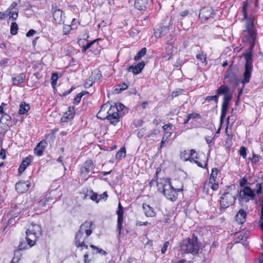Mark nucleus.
<instances>
[{"mask_svg": "<svg viewBox=\"0 0 263 263\" xmlns=\"http://www.w3.org/2000/svg\"><path fill=\"white\" fill-rule=\"evenodd\" d=\"M92 222L91 221H85L81 225L79 231L75 235V245L81 250L88 248V245L86 243L88 237L92 234Z\"/></svg>", "mask_w": 263, "mask_h": 263, "instance_id": "nucleus-1", "label": "nucleus"}, {"mask_svg": "<svg viewBox=\"0 0 263 263\" xmlns=\"http://www.w3.org/2000/svg\"><path fill=\"white\" fill-rule=\"evenodd\" d=\"M248 3L246 2H243L241 12L243 16V18L247 20L246 25L245 36L243 41L248 42L250 44V47L252 49L256 42V31L254 28L253 22L251 20L247 19V8Z\"/></svg>", "mask_w": 263, "mask_h": 263, "instance_id": "nucleus-2", "label": "nucleus"}, {"mask_svg": "<svg viewBox=\"0 0 263 263\" xmlns=\"http://www.w3.org/2000/svg\"><path fill=\"white\" fill-rule=\"evenodd\" d=\"M26 240L27 244L24 241H22L18 246L19 250H25L33 246L37 239L42 235V228L40 225L31 223L28 229L26 231Z\"/></svg>", "mask_w": 263, "mask_h": 263, "instance_id": "nucleus-3", "label": "nucleus"}, {"mask_svg": "<svg viewBox=\"0 0 263 263\" xmlns=\"http://www.w3.org/2000/svg\"><path fill=\"white\" fill-rule=\"evenodd\" d=\"M157 186L158 190L169 200H176L177 198L178 192L182 191V188L175 189L171 183L170 178H165L162 180L161 182H157Z\"/></svg>", "mask_w": 263, "mask_h": 263, "instance_id": "nucleus-4", "label": "nucleus"}, {"mask_svg": "<svg viewBox=\"0 0 263 263\" xmlns=\"http://www.w3.org/2000/svg\"><path fill=\"white\" fill-rule=\"evenodd\" d=\"M181 250L186 253L197 254L199 249L198 239L196 237L183 240L180 243Z\"/></svg>", "mask_w": 263, "mask_h": 263, "instance_id": "nucleus-5", "label": "nucleus"}, {"mask_svg": "<svg viewBox=\"0 0 263 263\" xmlns=\"http://www.w3.org/2000/svg\"><path fill=\"white\" fill-rule=\"evenodd\" d=\"M245 70L243 73V78L241 80V83L243 85L248 83L250 81V79L251 76V73L253 69L252 65V54L251 53L248 52L245 55Z\"/></svg>", "mask_w": 263, "mask_h": 263, "instance_id": "nucleus-6", "label": "nucleus"}, {"mask_svg": "<svg viewBox=\"0 0 263 263\" xmlns=\"http://www.w3.org/2000/svg\"><path fill=\"white\" fill-rule=\"evenodd\" d=\"M238 199L240 202H248L250 200H254L255 199V194L254 191L249 186H243L238 192Z\"/></svg>", "mask_w": 263, "mask_h": 263, "instance_id": "nucleus-7", "label": "nucleus"}, {"mask_svg": "<svg viewBox=\"0 0 263 263\" xmlns=\"http://www.w3.org/2000/svg\"><path fill=\"white\" fill-rule=\"evenodd\" d=\"M236 197L232 193L229 192L224 193L220 200V206L222 209H227L233 205L235 201Z\"/></svg>", "mask_w": 263, "mask_h": 263, "instance_id": "nucleus-8", "label": "nucleus"}, {"mask_svg": "<svg viewBox=\"0 0 263 263\" xmlns=\"http://www.w3.org/2000/svg\"><path fill=\"white\" fill-rule=\"evenodd\" d=\"M197 155L196 151L192 149L190 151V153H188L187 151L181 152L180 157L184 161H190L191 162H192L194 161V158L197 159Z\"/></svg>", "mask_w": 263, "mask_h": 263, "instance_id": "nucleus-9", "label": "nucleus"}, {"mask_svg": "<svg viewBox=\"0 0 263 263\" xmlns=\"http://www.w3.org/2000/svg\"><path fill=\"white\" fill-rule=\"evenodd\" d=\"M153 3V0H136L135 7L139 10H145L149 7Z\"/></svg>", "mask_w": 263, "mask_h": 263, "instance_id": "nucleus-10", "label": "nucleus"}, {"mask_svg": "<svg viewBox=\"0 0 263 263\" xmlns=\"http://www.w3.org/2000/svg\"><path fill=\"white\" fill-rule=\"evenodd\" d=\"M214 15L213 10L211 7L203 8L200 10L199 17L204 20H208L209 18Z\"/></svg>", "mask_w": 263, "mask_h": 263, "instance_id": "nucleus-11", "label": "nucleus"}, {"mask_svg": "<svg viewBox=\"0 0 263 263\" xmlns=\"http://www.w3.org/2000/svg\"><path fill=\"white\" fill-rule=\"evenodd\" d=\"M53 19L56 23L62 24L64 23L65 15L63 12L60 9L55 10L52 13Z\"/></svg>", "mask_w": 263, "mask_h": 263, "instance_id": "nucleus-12", "label": "nucleus"}, {"mask_svg": "<svg viewBox=\"0 0 263 263\" xmlns=\"http://www.w3.org/2000/svg\"><path fill=\"white\" fill-rule=\"evenodd\" d=\"M30 186V183L27 181H20L15 185V189L19 193H24L27 191Z\"/></svg>", "mask_w": 263, "mask_h": 263, "instance_id": "nucleus-13", "label": "nucleus"}, {"mask_svg": "<svg viewBox=\"0 0 263 263\" xmlns=\"http://www.w3.org/2000/svg\"><path fill=\"white\" fill-rule=\"evenodd\" d=\"M145 66V63L143 61L139 63L136 65H131L127 67L128 71L132 72L134 74H138L140 73Z\"/></svg>", "mask_w": 263, "mask_h": 263, "instance_id": "nucleus-14", "label": "nucleus"}, {"mask_svg": "<svg viewBox=\"0 0 263 263\" xmlns=\"http://www.w3.org/2000/svg\"><path fill=\"white\" fill-rule=\"evenodd\" d=\"M47 145V143L45 140L40 141L34 149V154L38 156H42Z\"/></svg>", "mask_w": 263, "mask_h": 263, "instance_id": "nucleus-15", "label": "nucleus"}, {"mask_svg": "<svg viewBox=\"0 0 263 263\" xmlns=\"http://www.w3.org/2000/svg\"><path fill=\"white\" fill-rule=\"evenodd\" d=\"M92 161L90 160H87L84 162L83 165L81 168V174L86 176L92 169Z\"/></svg>", "mask_w": 263, "mask_h": 263, "instance_id": "nucleus-16", "label": "nucleus"}, {"mask_svg": "<svg viewBox=\"0 0 263 263\" xmlns=\"http://www.w3.org/2000/svg\"><path fill=\"white\" fill-rule=\"evenodd\" d=\"M247 213L243 209H240L235 216V220L238 224H243L246 220Z\"/></svg>", "mask_w": 263, "mask_h": 263, "instance_id": "nucleus-17", "label": "nucleus"}, {"mask_svg": "<svg viewBox=\"0 0 263 263\" xmlns=\"http://www.w3.org/2000/svg\"><path fill=\"white\" fill-rule=\"evenodd\" d=\"M169 30V27L167 26L160 27L155 31L154 35L156 38H160L166 35Z\"/></svg>", "mask_w": 263, "mask_h": 263, "instance_id": "nucleus-18", "label": "nucleus"}, {"mask_svg": "<svg viewBox=\"0 0 263 263\" xmlns=\"http://www.w3.org/2000/svg\"><path fill=\"white\" fill-rule=\"evenodd\" d=\"M109 107V104H103L100 110V111L98 112V113L97 115V117L98 118L102 119V120H105L106 119V118L107 117L106 116V112L107 109Z\"/></svg>", "mask_w": 263, "mask_h": 263, "instance_id": "nucleus-19", "label": "nucleus"}, {"mask_svg": "<svg viewBox=\"0 0 263 263\" xmlns=\"http://www.w3.org/2000/svg\"><path fill=\"white\" fill-rule=\"evenodd\" d=\"M142 206L145 214L147 217H153L155 216L156 213L152 207L145 203H143Z\"/></svg>", "mask_w": 263, "mask_h": 263, "instance_id": "nucleus-20", "label": "nucleus"}, {"mask_svg": "<svg viewBox=\"0 0 263 263\" xmlns=\"http://www.w3.org/2000/svg\"><path fill=\"white\" fill-rule=\"evenodd\" d=\"M31 162V157L30 156L27 157L24 160H23L21 164L18 168V172L22 173L24 172L27 167L29 165Z\"/></svg>", "mask_w": 263, "mask_h": 263, "instance_id": "nucleus-21", "label": "nucleus"}, {"mask_svg": "<svg viewBox=\"0 0 263 263\" xmlns=\"http://www.w3.org/2000/svg\"><path fill=\"white\" fill-rule=\"evenodd\" d=\"M107 117L106 118V119L108 120L112 124L115 125L119 122L120 116L118 112L110 115H107Z\"/></svg>", "mask_w": 263, "mask_h": 263, "instance_id": "nucleus-22", "label": "nucleus"}, {"mask_svg": "<svg viewBox=\"0 0 263 263\" xmlns=\"http://www.w3.org/2000/svg\"><path fill=\"white\" fill-rule=\"evenodd\" d=\"M224 79H229V83L234 82L235 83H236V85H237L238 80L237 77L231 70H229L228 71L227 73L224 76Z\"/></svg>", "mask_w": 263, "mask_h": 263, "instance_id": "nucleus-23", "label": "nucleus"}, {"mask_svg": "<svg viewBox=\"0 0 263 263\" xmlns=\"http://www.w3.org/2000/svg\"><path fill=\"white\" fill-rule=\"evenodd\" d=\"M26 78V75L24 73H21L17 75L16 77L12 78V82L13 85H18L24 82Z\"/></svg>", "mask_w": 263, "mask_h": 263, "instance_id": "nucleus-24", "label": "nucleus"}, {"mask_svg": "<svg viewBox=\"0 0 263 263\" xmlns=\"http://www.w3.org/2000/svg\"><path fill=\"white\" fill-rule=\"evenodd\" d=\"M258 197V202L261 206L259 223L261 229L263 231V196L259 195Z\"/></svg>", "mask_w": 263, "mask_h": 263, "instance_id": "nucleus-25", "label": "nucleus"}, {"mask_svg": "<svg viewBox=\"0 0 263 263\" xmlns=\"http://www.w3.org/2000/svg\"><path fill=\"white\" fill-rule=\"evenodd\" d=\"M173 51V46L172 43H168L166 47V55H162V58L168 60L171 58V54Z\"/></svg>", "mask_w": 263, "mask_h": 263, "instance_id": "nucleus-26", "label": "nucleus"}, {"mask_svg": "<svg viewBox=\"0 0 263 263\" xmlns=\"http://www.w3.org/2000/svg\"><path fill=\"white\" fill-rule=\"evenodd\" d=\"M102 77V73L98 69H95L91 73V75L89 77V78L93 81L95 83L99 80Z\"/></svg>", "mask_w": 263, "mask_h": 263, "instance_id": "nucleus-27", "label": "nucleus"}, {"mask_svg": "<svg viewBox=\"0 0 263 263\" xmlns=\"http://www.w3.org/2000/svg\"><path fill=\"white\" fill-rule=\"evenodd\" d=\"M248 234L243 233L239 234L235 239V243H241L243 245H246V241L248 239Z\"/></svg>", "mask_w": 263, "mask_h": 263, "instance_id": "nucleus-28", "label": "nucleus"}, {"mask_svg": "<svg viewBox=\"0 0 263 263\" xmlns=\"http://www.w3.org/2000/svg\"><path fill=\"white\" fill-rule=\"evenodd\" d=\"M230 89L227 85H223L220 86L217 90L216 94L218 97L219 95H226L229 92Z\"/></svg>", "mask_w": 263, "mask_h": 263, "instance_id": "nucleus-29", "label": "nucleus"}, {"mask_svg": "<svg viewBox=\"0 0 263 263\" xmlns=\"http://www.w3.org/2000/svg\"><path fill=\"white\" fill-rule=\"evenodd\" d=\"M30 109V105L25 102H22L20 104V109L18 113L20 115H23L27 113Z\"/></svg>", "mask_w": 263, "mask_h": 263, "instance_id": "nucleus-30", "label": "nucleus"}, {"mask_svg": "<svg viewBox=\"0 0 263 263\" xmlns=\"http://www.w3.org/2000/svg\"><path fill=\"white\" fill-rule=\"evenodd\" d=\"M118 215L117 220V230L118 231L119 234L120 235L122 230V225L123 221V214L124 213H117Z\"/></svg>", "mask_w": 263, "mask_h": 263, "instance_id": "nucleus-31", "label": "nucleus"}, {"mask_svg": "<svg viewBox=\"0 0 263 263\" xmlns=\"http://www.w3.org/2000/svg\"><path fill=\"white\" fill-rule=\"evenodd\" d=\"M1 123H4L12 126L11 117L7 114H4L0 119Z\"/></svg>", "mask_w": 263, "mask_h": 263, "instance_id": "nucleus-32", "label": "nucleus"}, {"mask_svg": "<svg viewBox=\"0 0 263 263\" xmlns=\"http://www.w3.org/2000/svg\"><path fill=\"white\" fill-rule=\"evenodd\" d=\"M147 49L145 47L142 48L134 57V60L138 61L144 56L146 53Z\"/></svg>", "mask_w": 263, "mask_h": 263, "instance_id": "nucleus-33", "label": "nucleus"}, {"mask_svg": "<svg viewBox=\"0 0 263 263\" xmlns=\"http://www.w3.org/2000/svg\"><path fill=\"white\" fill-rule=\"evenodd\" d=\"M218 172H219V171H218V168H212V173L211 174V175H210V177L209 178L210 182H214V181H216V179L217 178V176L218 175Z\"/></svg>", "mask_w": 263, "mask_h": 263, "instance_id": "nucleus-34", "label": "nucleus"}, {"mask_svg": "<svg viewBox=\"0 0 263 263\" xmlns=\"http://www.w3.org/2000/svg\"><path fill=\"white\" fill-rule=\"evenodd\" d=\"M171 135H172V134L170 132H166L164 134V135L163 136L162 140L161 141V143H160V146L159 148V150L161 148H162L164 146V143L167 141V139L171 137Z\"/></svg>", "mask_w": 263, "mask_h": 263, "instance_id": "nucleus-35", "label": "nucleus"}, {"mask_svg": "<svg viewBox=\"0 0 263 263\" xmlns=\"http://www.w3.org/2000/svg\"><path fill=\"white\" fill-rule=\"evenodd\" d=\"M160 130L157 129H154L153 130L149 132V133L144 137V139L148 141L151 137H154V136H156L159 134Z\"/></svg>", "mask_w": 263, "mask_h": 263, "instance_id": "nucleus-36", "label": "nucleus"}, {"mask_svg": "<svg viewBox=\"0 0 263 263\" xmlns=\"http://www.w3.org/2000/svg\"><path fill=\"white\" fill-rule=\"evenodd\" d=\"M262 183H257L255 185V192L258 196L263 195Z\"/></svg>", "mask_w": 263, "mask_h": 263, "instance_id": "nucleus-37", "label": "nucleus"}, {"mask_svg": "<svg viewBox=\"0 0 263 263\" xmlns=\"http://www.w3.org/2000/svg\"><path fill=\"white\" fill-rule=\"evenodd\" d=\"M200 116L199 114H196V113L188 114L187 116L186 119H185L184 121L183 124H187L189 122V121H190V120H191V119H192V118L194 119V118H200Z\"/></svg>", "mask_w": 263, "mask_h": 263, "instance_id": "nucleus-38", "label": "nucleus"}, {"mask_svg": "<svg viewBox=\"0 0 263 263\" xmlns=\"http://www.w3.org/2000/svg\"><path fill=\"white\" fill-rule=\"evenodd\" d=\"M18 26L15 22L11 23L10 27V32L12 35H15L17 33Z\"/></svg>", "mask_w": 263, "mask_h": 263, "instance_id": "nucleus-39", "label": "nucleus"}, {"mask_svg": "<svg viewBox=\"0 0 263 263\" xmlns=\"http://www.w3.org/2000/svg\"><path fill=\"white\" fill-rule=\"evenodd\" d=\"M126 150L124 147L121 148V149L117 152L116 155V159H121L125 156Z\"/></svg>", "mask_w": 263, "mask_h": 263, "instance_id": "nucleus-40", "label": "nucleus"}, {"mask_svg": "<svg viewBox=\"0 0 263 263\" xmlns=\"http://www.w3.org/2000/svg\"><path fill=\"white\" fill-rule=\"evenodd\" d=\"M116 112H118V109L116 106L115 105H110L109 108L107 109L106 116L116 113Z\"/></svg>", "mask_w": 263, "mask_h": 263, "instance_id": "nucleus-41", "label": "nucleus"}, {"mask_svg": "<svg viewBox=\"0 0 263 263\" xmlns=\"http://www.w3.org/2000/svg\"><path fill=\"white\" fill-rule=\"evenodd\" d=\"M118 87L115 89V91L117 93H120L121 91L126 90L128 88V86L125 83H123L122 84L119 85Z\"/></svg>", "mask_w": 263, "mask_h": 263, "instance_id": "nucleus-42", "label": "nucleus"}, {"mask_svg": "<svg viewBox=\"0 0 263 263\" xmlns=\"http://www.w3.org/2000/svg\"><path fill=\"white\" fill-rule=\"evenodd\" d=\"M84 95H85L84 91H82L81 92L77 94V95L76 96V97H75V98L74 99L73 103L76 104H78L80 102L82 97Z\"/></svg>", "mask_w": 263, "mask_h": 263, "instance_id": "nucleus-43", "label": "nucleus"}, {"mask_svg": "<svg viewBox=\"0 0 263 263\" xmlns=\"http://www.w3.org/2000/svg\"><path fill=\"white\" fill-rule=\"evenodd\" d=\"M58 78H59V77H58V73H54L52 74L51 79V84L53 88L55 87V85L57 84V82Z\"/></svg>", "mask_w": 263, "mask_h": 263, "instance_id": "nucleus-44", "label": "nucleus"}, {"mask_svg": "<svg viewBox=\"0 0 263 263\" xmlns=\"http://www.w3.org/2000/svg\"><path fill=\"white\" fill-rule=\"evenodd\" d=\"M11 126L4 123L0 122V131L3 133L7 132Z\"/></svg>", "mask_w": 263, "mask_h": 263, "instance_id": "nucleus-45", "label": "nucleus"}, {"mask_svg": "<svg viewBox=\"0 0 263 263\" xmlns=\"http://www.w3.org/2000/svg\"><path fill=\"white\" fill-rule=\"evenodd\" d=\"M90 193L91 194L90 198L92 201H96L97 203H98L100 200V198H99V195L97 193H94L92 191H90Z\"/></svg>", "mask_w": 263, "mask_h": 263, "instance_id": "nucleus-46", "label": "nucleus"}, {"mask_svg": "<svg viewBox=\"0 0 263 263\" xmlns=\"http://www.w3.org/2000/svg\"><path fill=\"white\" fill-rule=\"evenodd\" d=\"M90 247L95 251H96L97 253H99L102 255H105L106 254V252L104 250L95 246V245H91Z\"/></svg>", "mask_w": 263, "mask_h": 263, "instance_id": "nucleus-47", "label": "nucleus"}, {"mask_svg": "<svg viewBox=\"0 0 263 263\" xmlns=\"http://www.w3.org/2000/svg\"><path fill=\"white\" fill-rule=\"evenodd\" d=\"M8 11L9 10H8ZM8 14L10 15V17L11 18L12 20L13 21L16 20L18 17V11L15 10L14 11L10 10L9 12H8Z\"/></svg>", "mask_w": 263, "mask_h": 263, "instance_id": "nucleus-48", "label": "nucleus"}, {"mask_svg": "<svg viewBox=\"0 0 263 263\" xmlns=\"http://www.w3.org/2000/svg\"><path fill=\"white\" fill-rule=\"evenodd\" d=\"M196 57L197 59L201 61L202 63H204L206 62V54H204L203 52L197 54L196 55Z\"/></svg>", "mask_w": 263, "mask_h": 263, "instance_id": "nucleus-49", "label": "nucleus"}, {"mask_svg": "<svg viewBox=\"0 0 263 263\" xmlns=\"http://www.w3.org/2000/svg\"><path fill=\"white\" fill-rule=\"evenodd\" d=\"M208 185L210 186L213 191H217L219 187V184L216 181L212 182H210L209 181Z\"/></svg>", "mask_w": 263, "mask_h": 263, "instance_id": "nucleus-50", "label": "nucleus"}, {"mask_svg": "<svg viewBox=\"0 0 263 263\" xmlns=\"http://www.w3.org/2000/svg\"><path fill=\"white\" fill-rule=\"evenodd\" d=\"M147 129L146 127L141 128L137 133V136L139 138H141L145 135Z\"/></svg>", "mask_w": 263, "mask_h": 263, "instance_id": "nucleus-51", "label": "nucleus"}, {"mask_svg": "<svg viewBox=\"0 0 263 263\" xmlns=\"http://www.w3.org/2000/svg\"><path fill=\"white\" fill-rule=\"evenodd\" d=\"M246 151H247V149H246V148L245 147L241 146L240 148L239 154H240V156H241L242 157V158L243 159H246V156H247Z\"/></svg>", "mask_w": 263, "mask_h": 263, "instance_id": "nucleus-52", "label": "nucleus"}, {"mask_svg": "<svg viewBox=\"0 0 263 263\" xmlns=\"http://www.w3.org/2000/svg\"><path fill=\"white\" fill-rule=\"evenodd\" d=\"M65 113H68L67 115L69 116L71 118H73L74 115V107H68V110Z\"/></svg>", "mask_w": 263, "mask_h": 263, "instance_id": "nucleus-53", "label": "nucleus"}, {"mask_svg": "<svg viewBox=\"0 0 263 263\" xmlns=\"http://www.w3.org/2000/svg\"><path fill=\"white\" fill-rule=\"evenodd\" d=\"M205 100L208 101L214 100L216 103H217L218 101V97L217 94L215 96H207L205 98Z\"/></svg>", "mask_w": 263, "mask_h": 263, "instance_id": "nucleus-54", "label": "nucleus"}, {"mask_svg": "<svg viewBox=\"0 0 263 263\" xmlns=\"http://www.w3.org/2000/svg\"><path fill=\"white\" fill-rule=\"evenodd\" d=\"M71 30V27L70 25H64L63 29V33L64 35L67 34Z\"/></svg>", "mask_w": 263, "mask_h": 263, "instance_id": "nucleus-55", "label": "nucleus"}, {"mask_svg": "<svg viewBox=\"0 0 263 263\" xmlns=\"http://www.w3.org/2000/svg\"><path fill=\"white\" fill-rule=\"evenodd\" d=\"M95 41L92 42H90V43H88L86 45L83 46L82 47V52H85L86 50L89 48L92 45L95 43Z\"/></svg>", "mask_w": 263, "mask_h": 263, "instance_id": "nucleus-56", "label": "nucleus"}, {"mask_svg": "<svg viewBox=\"0 0 263 263\" xmlns=\"http://www.w3.org/2000/svg\"><path fill=\"white\" fill-rule=\"evenodd\" d=\"M67 114L68 113H65L64 115L62 117L61 119L62 122H66L68 120L72 119L69 116H68Z\"/></svg>", "mask_w": 263, "mask_h": 263, "instance_id": "nucleus-57", "label": "nucleus"}, {"mask_svg": "<svg viewBox=\"0 0 263 263\" xmlns=\"http://www.w3.org/2000/svg\"><path fill=\"white\" fill-rule=\"evenodd\" d=\"M95 82L92 81V80L89 77V79L86 81L85 84V88H89L91 87L93 83Z\"/></svg>", "mask_w": 263, "mask_h": 263, "instance_id": "nucleus-58", "label": "nucleus"}, {"mask_svg": "<svg viewBox=\"0 0 263 263\" xmlns=\"http://www.w3.org/2000/svg\"><path fill=\"white\" fill-rule=\"evenodd\" d=\"M195 158H194V161H193L192 162H194L195 163L197 164V165L200 167L202 168H205L207 166V163L206 162L203 164L200 162H199L198 161L195 160Z\"/></svg>", "mask_w": 263, "mask_h": 263, "instance_id": "nucleus-59", "label": "nucleus"}, {"mask_svg": "<svg viewBox=\"0 0 263 263\" xmlns=\"http://www.w3.org/2000/svg\"><path fill=\"white\" fill-rule=\"evenodd\" d=\"M9 61L8 58H4L0 61V66L1 67H4L7 66V64Z\"/></svg>", "mask_w": 263, "mask_h": 263, "instance_id": "nucleus-60", "label": "nucleus"}, {"mask_svg": "<svg viewBox=\"0 0 263 263\" xmlns=\"http://www.w3.org/2000/svg\"><path fill=\"white\" fill-rule=\"evenodd\" d=\"M260 156L256 155L254 153L253 154V157L251 159L252 162L254 163H256L259 161Z\"/></svg>", "mask_w": 263, "mask_h": 263, "instance_id": "nucleus-61", "label": "nucleus"}, {"mask_svg": "<svg viewBox=\"0 0 263 263\" xmlns=\"http://www.w3.org/2000/svg\"><path fill=\"white\" fill-rule=\"evenodd\" d=\"M169 245V242L168 241H166L165 242V243H164L163 245V246L162 247V248H161V253L162 254H164L166 250H167V248L168 247Z\"/></svg>", "mask_w": 263, "mask_h": 263, "instance_id": "nucleus-62", "label": "nucleus"}, {"mask_svg": "<svg viewBox=\"0 0 263 263\" xmlns=\"http://www.w3.org/2000/svg\"><path fill=\"white\" fill-rule=\"evenodd\" d=\"M232 99V95L227 94L224 96L223 101L229 103Z\"/></svg>", "mask_w": 263, "mask_h": 263, "instance_id": "nucleus-63", "label": "nucleus"}, {"mask_svg": "<svg viewBox=\"0 0 263 263\" xmlns=\"http://www.w3.org/2000/svg\"><path fill=\"white\" fill-rule=\"evenodd\" d=\"M229 107V103L223 101L221 107V110L227 111Z\"/></svg>", "mask_w": 263, "mask_h": 263, "instance_id": "nucleus-64", "label": "nucleus"}]
</instances>
